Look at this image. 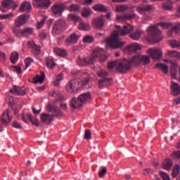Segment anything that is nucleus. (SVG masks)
Instances as JSON below:
<instances>
[{"instance_id": "f257e3e1", "label": "nucleus", "mask_w": 180, "mask_h": 180, "mask_svg": "<svg viewBox=\"0 0 180 180\" xmlns=\"http://www.w3.org/2000/svg\"><path fill=\"white\" fill-rule=\"evenodd\" d=\"M88 82H89V79L88 78L83 80H81V79H73L66 84V91L70 94H77L82 86H85V85L88 84Z\"/></svg>"}, {"instance_id": "f03ea898", "label": "nucleus", "mask_w": 180, "mask_h": 180, "mask_svg": "<svg viewBox=\"0 0 180 180\" xmlns=\"http://www.w3.org/2000/svg\"><path fill=\"white\" fill-rule=\"evenodd\" d=\"M92 101V96L90 92L83 93L80 94L77 98L74 97L71 101V106L72 109H81L83 104L88 103Z\"/></svg>"}, {"instance_id": "7ed1b4c3", "label": "nucleus", "mask_w": 180, "mask_h": 180, "mask_svg": "<svg viewBox=\"0 0 180 180\" xmlns=\"http://www.w3.org/2000/svg\"><path fill=\"white\" fill-rule=\"evenodd\" d=\"M105 43L107 46L115 50L122 49V47L126 44V41H120V39L119 38V32L116 30L111 32L110 37L105 39Z\"/></svg>"}, {"instance_id": "20e7f679", "label": "nucleus", "mask_w": 180, "mask_h": 180, "mask_svg": "<svg viewBox=\"0 0 180 180\" xmlns=\"http://www.w3.org/2000/svg\"><path fill=\"white\" fill-rule=\"evenodd\" d=\"M97 75L101 79L98 81V86L101 89L105 88V86H108V85H110V84H113V79L110 77H108L109 76V73L106 72V70L101 69L97 71Z\"/></svg>"}, {"instance_id": "39448f33", "label": "nucleus", "mask_w": 180, "mask_h": 180, "mask_svg": "<svg viewBox=\"0 0 180 180\" xmlns=\"http://www.w3.org/2000/svg\"><path fill=\"white\" fill-rule=\"evenodd\" d=\"M104 52L103 50L98 49H95L92 53L91 56H88L86 58H83L82 60V63L83 65H88L94 64L95 61H96V58H99V57H102L103 56Z\"/></svg>"}, {"instance_id": "423d86ee", "label": "nucleus", "mask_w": 180, "mask_h": 180, "mask_svg": "<svg viewBox=\"0 0 180 180\" xmlns=\"http://www.w3.org/2000/svg\"><path fill=\"white\" fill-rule=\"evenodd\" d=\"M147 30L148 37L153 40L155 43H158L162 40V38L160 37V34H161V31L158 30V26L152 25L148 27Z\"/></svg>"}, {"instance_id": "0eeeda50", "label": "nucleus", "mask_w": 180, "mask_h": 180, "mask_svg": "<svg viewBox=\"0 0 180 180\" xmlns=\"http://www.w3.org/2000/svg\"><path fill=\"white\" fill-rule=\"evenodd\" d=\"M117 65V71L120 72V74H126L127 71H130L131 70V65H130V62L127 59H122L118 60Z\"/></svg>"}, {"instance_id": "6e6552de", "label": "nucleus", "mask_w": 180, "mask_h": 180, "mask_svg": "<svg viewBox=\"0 0 180 180\" xmlns=\"http://www.w3.org/2000/svg\"><path fill=\"white\" fill-rule=\"evenodd\" d=\"M65 27V21L63 20H58L55 22L53 29L52 33L53 34H60L63 30H64Z\"/></svg>"}, {"instance_id": "1a4fd4ad", "label": "nucleus", "mask_w": 180, "mask_h": 180, "mask_svg": "<svg viewBox=\"0 0 180 180\" xmlns=\"http://www.w3.org/2000/svg\"><path fill=\"white\" fill-rule=\"evenodd\" d=\"M47 110L48 112H51V113H52V116H53V117H63V111H61V109L58 108V107L54 105L48 104Z\"/></svg>"}, {"instance_id": "9d476101", "label": "nucleus", "mask_w": 180, "mask_h": 180, "mask_svg": "<svg viewBox=\"0 0 180 180\" xmlns=\"http://www.w3.org/2000/svg\"><path fill=\"white\" fill-rule=\"evenodd\" d=\"M0 121L3 126H6L12 122V117H11V110L9 109L6 110L0 117Z\"/></svg>"}, {"instance_id": "9b49d317", "label": "nucleus", "mask_w": 180, "mask_h": 180, "mask_svg": "<svg viewBox=\"0 0 180 180\" xmlns=\"http://www.w3.org/2000/svg\"><path fill=\"white\" fill-rule=\"evenodd\" d=\"M147 53L153 60H160L162 58V51H161V49H148Z\"/></svg>"}, {"instance_id": "f8f14e48", "label": "nucleus", "mask_w": 180, "mask_h": 180, "mask_svg": "<svg viewBox=\"0 0 180 180\" xmlns=\"http://www.w3.org/2000/svg\"><path fill=\"white\" fill-rule=\"evenodd\" d=\"M32 4L34 6L37 8H45V9H47L50 8L51 1L50 0H32Z\"/></svg>"}, {"instance_id": "ddd939ff", "label": "nucleus", "mask_w": 180, "mask_h": 180, "mask_svg": "<svg viewBox=\"0 0 180 180\" xmlns=\"http://www.w3.org/2000/svg\"><path fill=\"white\" fill-rule=\"evenodd\" d=\"M29 15L23 14L18 16L15 20V25L17 27H20L23 25H26L27 20H29Z\"/></svg>"}, {"instance_id": "4468645a", "label": "nucleus", "mask_w": 180, "mask_h": 180, "mask_svg": "<svg viewBox=\"0 0 180 180\" xmlns=\"http://www.w3.org/2000/svg\"><path fill=\"white\" fill-rule=\"evenodd\" d=\"M153 9L154 6L151 4H141L136 8V11L141 15H144L146 12H151Z\"/></svg>"}, {"instance_id": "2eb2a0df", "label": "nucleus", "mask_w": 180, "mask_h": 180, "mask_svg": "<svg viewBox=\"0 0 180 180\" xmlns=\"http://www.w3.org/2000/svg\"><path fill=\"white\" fill-rule=\"evenodd\" d=\"M78 39H79V36L75 33H72L65 39V43L66 46L77 44L78 43Z\"/></svg>"}, {"instance_id": "dca6fc26", "label": "nucleus", "mask_w": 180, "mask_h": 180, "mask_svg": "<svg viewBox=\"0 0 180 180\" xmlns=\"http://www.w3.org/2000/svg\"><path fill=\"white\" fill-rule=\"evenodd\" d=\"M65 10V6L63 4H54L51 7L52 13H53V15H58V16H60Z\"/></svg>"}, {"instance_id": "f3484780", "label": "nucleus", "mask_w": 180, "mask_h": 180, "mask_svg": "<svg viewBox=\"0 0 180 180\" xmlns=\"http://www.w3.org/2000/svg\"><path fill=\"white\" fill-rule=\"evenodd\" d=\"M170 92L173 96H178V95H180L179 84L175 82H172L170 84Z\"/></svg>"}, {"instance_id": "a211bd4d", "label": "nucleus", "mask_w": 180, "mask_h": 180, "mask_svg": "<svg viewBox=\"0 0 180 180\" xmlns=\"http://www.w3.org/2000/svg\"><path fill=\"white\" fill-rule=\"evenodd\" d=\"M10 92L11 94H15V95L23 96V95H26V89L25 88V86L20 87L14 86L13 89H11L10 90Z\"/></svg>"}, {"instance_id": "6ab92c4d", "label": "nucleus", "mask_w": 180, "mask_h": 180, "mask_svg": "<svg viewBox=\"0 0 180 180\" xmlns=\"http://www.w3.org/2000/svg\"><path fill=\"white\" fill-rule=\"evenodd\" d=\"M54 116L47 113L41 114V121L45 124H51Z\"/></svg>"}, {"instance_id": "aec40b11", "label": "nucleus", "mask_w": 180, "mask_h": 180, "mask_svg": "<svg viewBox=\"0 0 180 180\" xmlns=\"http://www.w3.org/2000/svg\"><path fill=\"white\" fill-rule=\"evenodd\" d=\"M141 47L140 44H132L131 45L127 46L124 48V51H127V53H134L137 51V50H140Z\"/></svg>"}, {"instance_id": "412c9836", "label": "nucleus", "mask_w": 180, "mask_h": 180, "mask_svg": "<svg viewBox=\"0 0 180 180\" xmlns=\"http://www.w3.org/2000/svg\"><path fill=\"white\" fill-rule=\"evenodd\" d=\"M128 61L129 62L131 67H133V65H140V64H141V56H134L131 58L128 59Z\"/></svg>"}, {"instance_id": "4be33fe9", "label": "nucleus", "mask_w": 180, "mask_h": 180, "mask_svg": "<svg viewBox=\"0 0 180 180\" xmlns=\"http://www.w3.org/2000/svg\"><path fill=\"white\" fill-rule=\"evenodd\" d=\"M133 26L128 25L127 26L124 25L120 30V33L121 36H126V34H129V33H131L133 32Z\"/></svg>"}, {"instance_id": "5701e85b", "label": "nucleus", "mask_w": 180, "mask_h": 180, "mask_svg": "<svg viewBox=\"0 0 180 180\" xmlns=\"http://www.w3.org/2000/svg\"><path fill=\"white\" fill-rule=\"evenodd\" d=\"M21 12H30L32 11V4L29 1H25L20 8Z\"/></svg>"}, {"instance_id": "b1692460", "label": "nucleus", "mask_w": 180, "mask_h": 180, "mask_svg": "<svg viewBox=\"0 0 180 180\" xmlns=\"http://www.w3.org/2000/svg\"><path fill=\"white\" fill-rule=\"evenodd\" d=\"M94 26L96 27V29H103V26H105L103 20L102 18H95L94 20Z\"/></svg>"}, {"instance_id": "393cba45", "label": "nucleus", "mask_w": 180, "mask_h": 180, "mask_svg": "<svg viewBox=\"0 0 180 180\" xmlns=\"http://www.w3.org/2000/svg\"><path fill=\"white\" fill-rule=\"evenodd\" d=\"M156 68H158V70H160L163 72V74H168V65H167L165 63H157L155 65Z\"/></svg>"}, {"instance_id": "a878e982", "label": "nucleus", "mask_w": 180, "mask_h": 180, "mask_svg": "<svg viewBox=\"0 0 180 180\" xmlns=\"http://www.w3.org/2000/svg\"><path fill=\"white\" fill-rule=\"evenodd\" d=\"M27 117H28L30 122H31L32 124H33V126H36V127H39L40 126L37 117H33V115L30 113L27 114Z\"/></svg>"}, {"instance_id": "bb28decb", "label": "nucleus", "mask_w": 180, "mask_h": 180, "mask_svg": "<svg viewBox=\"0 0 180 180\" xmlns=\"http://www.w3.org/2000/svg\"><path fill=\"white\" fill-rule=\"evenodd\" d=\"M34 33V28L33 27H25L22 30V36L24 37H29Z\"/></svg>"}, {"instance_id": "cd10ccee", "label": "nucleus", "mask_w": 180, "mask_h": 180, "mask_svg": "<svg viewBox=\"0 0 180 180\" xmlns=\"http://www.w3.org/2000/svg\"><path fill=\"white\" fill-rule=\"evenodd\" d=\"M179 31H180V22L177 24L176 26H174L172 30H170L168 32L167 35L169 37H172L174 34H176V33H179Z\"/></svg>"}, {"instance_id": "c85d7f7f", "label": "nucleus", "mask_w": 180, "mask_h": 180, "mask_svg": "<svg viewBox=\"0 0 180 180\" xmlns=\"http://www.w3.org/2000/svg\"><path fill=\"white\" fill-rule=\"evenodd\" d=\"M44 78H46V75L44 72H41L40 75H37L34 78V84H43L44 82Z\"/></svg>"}, {"instance_id": "c756f323", "label": "nucleus", "mask_w": 180, "mask_h": 180, "mask_svg": "<svg viewBox=\"0 0 180 180\" xmlns=\"http://www.w3.org/2000/svg\"><path fill=\"white\" fill-rule=\"evenodd\" d=\"M93 9L96 11V12H108V8L103 4H96L93 6Z\"/></svg>"}, {"instance_id": "7c9ffc66", "label": "nucleus", "mask_w": 180, "mask_h": 180, "mask_svg": "<svg viewBox=\"0 0 180 180\" xmlns=\"http://www.w3.org/2000/svg\"><path fill=\"white\" fill-rule=\"evenodd\" d=\"M172 165H174V162L170 159H167L163 162V169H166V171H169L171 168H172Z\"/></svg>"}, {"instance_id": "2f4dec72", "label": "nucleus", "mask_w": 180, "mask_h": 180, "mask_svg": "<svg viewBox=\"0 0 180 180\" xmlns=\"http://www.w3.org/2000/svg\"><path fill=\"white\" fill-rule=\"evenodd\" d=\"M49 96L57 98V101H64V96L60 94V91H51L49 94Z\"/></svg>"}, {"instance_id": "473e14b6", "label": "nucleus", "mask_w": 180, "mask_h": 180, "mask_svg": "<svg viewBox=\"0 0 180 180\" xmlns=\"http://www.w3.org/2000/svg\"><path fill=\"white\" fill-rule=\"evenodd\" d=\"M53 51L55 54H56L57 56H59L60 57L67 56V51H65V49H62L60 48H54Z\"/></svg>"}, {"instance_id": "72a5a7b5", "label": "nucleus", "mask_w": 180, "mask_h": 180, "mask_svg": "<svg viewBox=\"0 0 180 180\" xmlns=\"http://www.w3.org/2000/svg\"><path fill=\"white\" fill-rule=\"evenodd\" d=\"M167 55L172 58H176V60H180V53L176 51H168Z\"/></svg>"}, {"instance_id": "f704fd0d", "label": "nucleus", "mask_w": 180, "mask_h": 180, "mask_svg": "<svg viewBox=\"0 0 180 180\" xmlns=\"http://www.w3.org/2000/svg\"><path fill=\"white\" fill-rule=\"evenodd\" d=\"M10 60L12 64H16V62L19 60V53L16 51L11 53Z\"/></svg>"}, {"instance_id": "c9c22d12", "label": "nucleus", "mask_w": 180, "mask_h": 180, "mask_svg": "<svg viewBox=\"0 0 180 180\" xmlns=\"http://www.w3.org/2000/svg\"><path fill=\"white\" fill-rule=\"evenodd\" d=\"M64 79V75L63 73H59L56 77V79L53 81V85L55 86H58L60 85V81Z\"/></svg>"}, {"instance_id": "e433bc0d", "label": "nucleus", "mask_w": 180, "mask_h": 180, "mask_svg": "<svg viewBox=\"0 0 180 180\" xmlns=\"http://www.w3.org/2000/svg\"><path fill=\"white\" fill-rule=\"evenodd\" d=\"M46 63L48 68H51V70L56 67V63H54V60L51 57H48Z\"/></svg>"}, {"instance_id": "4c0bfd02", "label": "nucleus", "mask_w": 180, "mask_h": 180, "mask_svg": "<svg viewBox=\"0 0 180 180\" xmlns=\"http://www.w3.org/2000/svg\"><path fill=\"white\" fill-rule=\"evenodd\" d=\"M179 171H180V165H176L172 169V178H176V176L179 175Z\"/></svg>"}, {"instance_id": "58836bf2", "label": "nucleus", "mask_w": 180, "mask_h": 180, "mask_svg": "<svg viewBox=\"0 0 180 180\" xmlns=\"http://www.w3.org/2000/svg\"><path fill=\"white\" fill-rule=\"evenodd\" d=\"M150 56L142 55L141 56V64L143 63V65H148V63H150Z\"/></svg>"}, {"instance_id": "ea45409f", "label": "nucleus", "mask_w": 180, "mask_h": 180, "mask_svg": "<svg viewBox=\"0 0 180 180\" xmlns=\"http://www.w3.org/2000/svg\"><path fill=\"white\" fill-rule=\"evenodd\" d=\"M129 37L133 40H139L140 37H141V32L136 31L129 35Z\"/></svg>"}, {"instance_id": "a19ab883", "label": "nucleus", "mask_w": 180, "mask_h": 180, "mask_svg": "<svg viewBox=\"0 0 180 180\" xmlns=\"http://www.w3.org/2000/svg\"><path fill=\"white\" fill-rule=\"evenodd\" d=\"M92 12V10L89 8H83L82 11V18H88L89 16L91 15V13Z\"/></svg>"}, {"instance_id": "79ce46f5", "label": "nucleus", "mask_w": 180, "mask_h": 180, "mask_svg": "<svg viewBox=\"0 0 180 180\" xmlns=\"http://www.w3.org/2000/svg\"><path fill=\"white\" fill-rule=\"evenodd\" d=\"M169 46L172 49H180V41H178L175 39L169 41Z\"/></svg>"}, {"instance_id": "37998d69", "label": "nucleus", "mask_w": 180, "mask_h": 180, "mask_svg": "<svg viewBox=\"0 0 180 180\" xmlns=\"http://www.w3.org/2000/svg\"><path fill=\"white\" fill-rule=\"evenodd\" d=\"M79 16L72 13L69 14L68 16V20L69 21L79 22Z\"/></svg>"}, {"instance_id": "c03bdc74", "label": "nucleus", "mask_w": 180, "mask_h": 180, "mask_svg": "<svg viewBox=\"0 0 180 180\" xmlns=\"http://www.w3.org/2000/svg\"><path fill=\"white\" fill-rule=\"evenodd\" d=\"M13 33H14L15 36L17 37H22L23 36V30L19 28H13Z\"/></svg>"}, {"instance_id": "a18cd8bd", "label": "nucleus", "mask_w": 180, "mask_h": 180, "mask_svg": "<svg viewBox=\"0 0 180 180\" xmlns=\"http://www.w3.org/2000/svg\"><path fill=\"white\" fill-rule=\"evenodd\" d=\"M70 12H79V6L77 4H72L68 7Z\"/></svg>"}, {"instance_id": "49530a36", "label": "nucleus", "mask_w": 180, "mask_h": 180, "mask_svg": "<svg viewBox=\"0 0 180 180\" xmlns=\"http://www.w3.org/2000/svg\"><path fill=\"white\" fill-rule=\"evenodd\" d=\"M79 29L80 30H89V24L80 22L79 25Z\"/></svg>"}, {"instance_id": "de8ad7c7", "label": "nucleus", "mask_w": 180, "mask_h": 180, "mask_svg": "<svg viewBox=\"0 0 180 180\" xmlns=\"http://www.w3.org/2000/svg\"><path fill=\"white\" fill-rule=\"evenodd\" d=\"M1 5L4 8H12L13 1L11 0H5L4 1H2Z\"/></svg>"}, {"instance_id": "09e8293b", "label": "nucleus", "mask_w": 180, "mask_h": 180, "mask_svg": "<svg viewBox=\"0 0 180 180\" xmlns=\"http://www.w3.org/2000/svg\"><path fill=\"white\" fill-rule=\"evenodd\" d=\"M159 175L162 180H171V178L169 177V174H167V172H165L160 171Z\"/></svg>"}, {"instance_id": "8fccbe9b", "label": "nucleus", "mask_w": 180, "mask_h": 180, "mask_svg": "<svg viewBox=\"0 0 180 180\" xmlns=\"http://www.w3.org/2000/svg\"><path fill=\"white\" fill-rule=\"evenodd\" d=\"M117 63H118V60H114V61L108 63V70H113V68H115V67H116V70H117Z\"/></svg>"}, {"instance_id": "3c124183", "label": "nucleus", "mask_w": 180, "mask_h": 180, "mask_svg": "<svg viewBox=\"0 0 180 180\" xmlns=\"http://www.w3.org/2000/svg\"><path fill=\"white\" fill-rule=\"evenodd\" d=\"M162 8L165 11H171V9H172V1L168 0L167 4L163 5Z\"/></svg>"}, {"instance_id": "603ef678", "label": "nucleus", "mask_w": 180, "mask_h": 180, "mask_svg": "<svg viewBox=\"0 0 180 180\" xmlns=\"http://www.w3.org/2000/svg\"><path fill=\"white\" fill-rule=\"evenodd\" d=\"M40 46L37 45V44H34L32 45V53H34V54H36L37 56H39V54H40Z\"/></svg>"}, {"instance_id": "864d4df0", "label": "nucleus", "mask_w": 180, "mask_h": 180, "mask_svg": "<svg viewBox=\"0 0 180 180\" xmlns=\"http://www.w3.org/2000/svg\"><path fill=\"white\" fill-rule=\"evenodd\" d=\"M84 139H85V140H91V139H92V134L91 132V130L85 129Z\"/></svg>"}, {"instance_id": "5fc2aeb1", "label": "nucleus", "mask_w": 180, "mask_h": 180, "mask_svg": "<svg viewBox=\"0 0 180 180\" xmlns=\"http://www.w3.org/2000/svg\"><path fill=\"white\" fill-rule=\"evenodd\" d=\"M84 43H89L91 44L92 41H94V37H92L91 35H86L83 38Z\"/></svg>"}, {"instance_id": "6e6d98bb", "label": "nucleus", "mask_w": 180, "mask_h": 180, "mask_svg": "<svg viewBox=\"0 0 180 180\" xmlns=\"http://www.w3.org/2000/svg\"><path fill=\"white\" fill-rule=\"evenodd\" d=\"M128 8L126 5L118 6H117V12H124Z\"/></svg>"}, {"instance_id": "4d7b16f0", "label": "nucleus", "mask_w": 180, "mask_h": 180, "mask_svg": "<svg viewBox=\"0 0 180 180\" xmlns=\"http://www.w3.org/2000/svg\"><path fill=\"white\" fill-rule=\"evenodd\" d=\"M172 158H174V160H179L180 158V151H175L172 155Z\"/></svg>"}, {"instance_id": "13d9d810", "label": "nucleus", "mask_w": 180, "mask_h": 180, "mask_svg": "<svg viewBox=\"0 0 180 180\" xmlns=\"http://www.w3.org/2000/svg\"><path fill=\"white\" fill-rule=\"evenodd\" d=\"M33 63V59L31 58H27L25 60V68H27V67H30V65Z\"/></svg>"}, {"instance_id": "bf43d9fd", "label": "nucleus", "mask_w": 180, "mask_h": 180, "mask_svg": "<svg viewBox=\"0 0 180 180\" xmlns=\"http://www.w3.org/2000/svg\"><path fill=\"white\" fill-rule=\"evenodd\" d=\"M108 173V169L106 168H103L101 172H98V176L100 178H103Z\"/></svg>"}, {"instance_id": "052dcab7", "label": "nucleus", "mask_w": 180, "mask_h": 180, "mask_svg": "<svg viewBox=\"0 0 180 180\" xmlns=\"http://www.w3.org/2000/svg\"><path fill=\"white\" fill-rule=\"evenodd\" d=\"M39 37L41 40H44V39L47 38V32H46L45 30H43L39 34Z\"/></svg>"}, {"instance_id": "680f3d73", "label": "nucleus", "mask_w": 180, "mask_h": 180, "mask_svg": "<svg viewBox=\"0 0 180 180\" xmlns=\"http://www.w3.org/2000/svg\"><path fill=\"white\" fill-rule=\"evenodd\" d=\"M158 25L161 26V27H163V29H168V27L172 25L171 23L168 22H159Z\"/></svg>"}, {"instance_id": "e2e57ef3", "label": "nucleus", "mask_w": 180, "mask_h": 180, "mask_svg": "<svg viewBox=\"0 0 180 180\" xmlns=\"http://www.w3.org/2000/svg\"><path fill=\"white\" fill-rule=\"evenodd\" d=\"M12 126L15 129H23V127H22V125L19 122H18V121H14Z\"/></svg>"}, {"instance_id": "0e129e2a", "label": "nucleus", "mask_w": 180, "mask_h": 180, "mask_svg": "<svg viewBox=\"0 0 180 180\" xmlns=\"http://www.w3.org/2000/svg\"><path fill=\"white\" fill-rule=\"evenodd\" d=\"M13 13H8L6 15H0V19L1 20H4L5 19H9V18H11V16H13Z\"/></svg>"}, {"instance_id": "69168bd1", "label": "nucleus", "mask_w": 180, "mask_h": 180, "mask_svg": "<svg viewBox=\"0 0 180 180\" xmlns=\"http://www.w3.org/2000/svg\"><path fill=\"white\" fill-rule=\"evenodd\" d=\"M125 18L126 19H128L129 20H130L136 18V14L134 13V11H132L131 14L125 15Z\"/></svg>"}, {"instance_id": "338daca9", "label": "nucleus", "mask_w": 180, "mask_h": 180, "mask_svg": "<svg viewBox=\"0 0 180 180\" xmlns=\"http://www.w3.org/2000/svg\"><path fill=\"white\" fill-rule=\"evenodd\" d=\"M60 108L62 109V110H67L68 109V105H67L66 103H60Z\"/></svg>"}, {"instance_id": "774afa93", "label": "nucleus", "mask_w": 180, "mask_h": 180, "mask_svg": "<svg viewBox=\"0 0 180 180\" xmlns=\"http://www.w3.org/2000/svg\"><path fill=\"white\" fill-rule=\"evenodd\" d=\"M14 71L17 72V74H20V72H22V68L19 66H14Z\"/></svg>"}]
</instances>
